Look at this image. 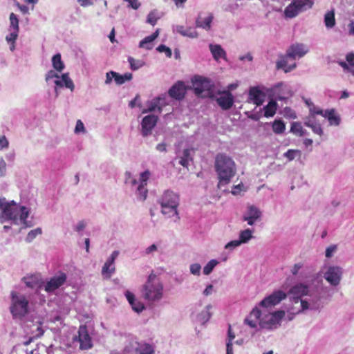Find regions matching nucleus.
Returning <instances> with one entry per match:
<instances>
[{"instance_id": "nucleus-1", "label": "nucleus", "mask_w": 354, "mask_h": 354, "mask_svg": "<svg viewBox=\"0 0 354 354\" xmlns=\"http://www.w3.org/2000/svg\"><path fill=\"white\" fill-rule=\"evenodd\" d=\"M192 89L195 95L199 97V75H195L187 84L183 81H177L169 89L167 94L164 93L153 99L149 108L142 111H161L166 106H172L174 101L184 99L187 91Z\"/></svg>"}, {"instance_id": "nucleus-40", "label": "nucleus", "mask_w": 354, "mask_h": 354, "mask_svg": "<svg viewBox=\"0 0 354 354\" xmlns=\"http://www.w3.org/2000/svg\"><path fill=\"white\" fill-rule=\"evenodd\" d=\"M272 130L275 133H281L285 130V124L281 120H275L272 124Z\"/></svg>"}, {"instance_id": "nucleus-15", "label": "nucleus", "mask_w": 354, "mask_h": 354, "mask_svg": "<svg viewBox=\"0 0 354 354\" xmlns=\"http://www.w3.org/2000/svg\"><path fill=\"white\" fill-rule=\"evenodd\" d=\"M158 122V117L154 115L145 116L141 122V134L147 137L151 133V131Z\"/></svg>"}, {"instance_id": "nucleus-26", "label": "nucleus", "mask_w": 354, "mask_h": 354, "mask_svg": "<svg viewBox=\"0 0 354 354\" xmlns=\"http://www.w3.org/2000/svg\"><path fill=\"white\" fill-rule=\"evenodd\" d=\"M159 29H157L153 34L146 37L139 44V47L151 50L153 48V41L158 37Z\"/></svg>"}, {"instance_id": "nucleus-16", "label": "nucleus", "mask_w": 354, "mask_h": 354, "mask_svg": "<svg viewBox=\"0 0 354 354\" xmlns=\"http://www.w3.org/2000/svg\"><path fill=\"white\" fill-rule=\"evenodd\" d=\"M261 215L262 213L259 208L253 205H249L243 216V221H246L249 225H253L261 218Z\"/></svg>"}, {"instance_id": "nucleus-47", "label": "nucleus", "mask_w": 354, "mask_h": 354, "mask_svg": "<svg viewBox=\"0 0 354 354\" xmlns=\"http://www.w3.org/2000/svg\"><path fill=\"white\" fill-rule=\"evenodd\" d=\"M28 214L29 212L26 207L23 206L20 208L19 219L24 224H26Z\"/></svg>"}, {"instance_id": "nucleus-33", "label": "nucleus", "mask_w": 354, "mask_h": 354, "mask_svg": "<svg viewBox=\"0 0 354 354\" xmlns=\"http://www.w3.org/2000/svg\"><path fill=\"white\" fill-rule=\"evenodd\" d=\"M134 348L137 354H152L153 352L151 346L147 344L140 346L136 342Z\"/></svg>"}, {"instance_id": "nucleus-5", "label": "nucleus", "mask_w": 354, "mask_h": 354, "mask_svg": "<svg viewBox=\"0 0 354 354\" xmlns=\"http://www.w3.org/2000/svg\"><path fill=\"white\" fill-rule=\"evenodd\" d=\"M313 5V0H292L285 8L284 17L288 19L295 18L299 13L311 9Z\"/></svg>"}, {"instance_id": "nucleus-9", "label": "nucleus", "mask_w": 354, "mask_h": 354, "mask_svg": "<svg viewBox=\"0 0 354 354\" xmlns=\"http://www.w3.org/2000/svg\"><path fill=\"white\" fill-rule=\"evenodd\" d=\"M1 208L2 209L1 215V223L4 221L11 220L14 223H17L19 211L15 203H6L5 199L3 198V206L1 207Z\"/></svg>"}, {"instance_id": "nucleus-13", "label": "nucleus", "mask_w": 354, "mask_h": 354, "mask_svg": "<svg viewBox=\"0 0 354 354\" xmlns=\"http://www.w3.org/2000/svg\"><path fill=\"white\" fill-rule=\"evenodd\" d=\"M218 89L214 83L209 78L201 76V98H213Z\"/></svg>"}, {"instance_id": "nucleus-27", "label": "nucleus", "mask_w": 354, "mask_h": 354, "mask_svg": "<svg viewBox=\"0 0 354 354\" xmlns=\"http://www.w3.org/2000/svg\"><path fill=\"white\" fill-rule=\"evenodd\" d=\"M61 77V80H56L55 81V85L59 87L65 86L66 88H69L71 91H73L75 86L73 81L69 77L68 73L62 74Z\"/></svg>"}, {"instance_id": "nucleus-45", "label": "nucleus", "mask_w": 354, "mask_h": 354, "mask_svg": "<svg viewBox=\"0 0 354 354\" xmlns=\"http://www.w3.org/2000/svg\"><path fill=\"white\" fill-rule=\"evenodd\" d=\"M128 61L132 70H137L142 67L144 63L140 60H136L133 57H129Z\"/></svg>"}, {"instance_id": "nucleus-21", "label": "nucleus", "mask_w": 354, "mask_h": 354, "mask_svg": "<svg viewBox=\"0 0 354 354\" xmlns=\"http://www.w3.org/2000/svg\"><path fill=\"white\" fill-rule=\"evenodd\" d=\"M322 113H324V112H312L304 122L306 126L310 127L315 133L319 136H322L323 134V131L320 124L316 122L315 116L317 115H322Z\"/></svg>"}, {"instance_id": "nucleus-35", "label": "nucleus", "mask_w": 354, "mask_h": 354, "mask_svg": "<svg viewBox=\"0 0 354 354\" xmlns=\"http://www.w3.org/2000/svg\"><path fill=\"white\" fill-rule=\"evenodd\" d=\"M335 112H324V115H321L325 119H327L330 125H338L340 122V118L338 115H336Z\"/></svg>"}, {"instance_id": "nucleus-19", "label": "nucleus", "mask_w": 354, "mask_h": 354, "mask_svg": "<svg viewBox=\"0 0 354 354\" xmlns=\"http://www.w3.org/2000/svg\"><path fill=\"white\" fill-rule=\"evenodd\" d=\"M119 255V252L113 251L110 257L106 260L102 269V274L106 278H109L115 272L114 261Z\"/></svg>"}, {"instance_id": "nucleus-44", "label": "nucleus", "mask_w": 354, "mask_h": 354, "mask_svg": "<svg viewBox=\"0 0 354 354\" xmlns=\"http://www.w3.org/2000/svg\"><path fill=\"white\" fill-rule=\"evenodd\" d=\"M42 233L41 229L38 227L30 231L26 238L27 242H31L37 235Z\"/></svg>"}, {"instance_id": "nucleus-41", "label": "nucleus", "mask_w": 354, "mask_h": 354, "mask_svg": "<svg viewBox=\"0 0 354 354\" xmlns=\"http://www.w3.org/2000/svg\"><path fill=\"white\" fill-rule=\"evenodd\" d=\"M10 26L9 28V31H12V30H19V19L16 15L14 13H11L10 15Z\"/></svg>"}, {"instance_id": "nucleus-29", "label": "nucleus", "mask_w": 354, "mask_h": 354, "mask_svg": "<svg viewBox=\"0 0 354 354\" xmlns=\"http://www.w3.org/2000/svg\"><path fill=\"white\" fill-rule=\"evenodd\" d=\"M177 32L183 36H187L189 37H196L198 35L197 31L194 28H185L183 26H177L176 28Z\"/></svg>"}, {"instance_id": "nucleus-20", "label": "nucleus", "mask_w": 354, "mask_h": 354, "mask_svg": "<svg viewBox=\"0 0 354 354\" xmlns=\"http://www.w3.org/2000/svg\"><path fill=\"white\" fill-rule=\"evenodd\" d=\"M78 338L81 349H88L92 347L91 339L85 326H81L80 327Z\"/></svg>"}, {"instance_id": "nucleus-48", "label": "nucleus", "mask_w": 354, "mask_h": 354, "mask_svg": "<svg viewBox=\"0 0 354 354\" xmlns=\"http://www.w3.org/2000/svg\"><path fill=\"white\" fill-rule=\"evenodd\" d=\"M10 34L6 36V40L8 42L14 44L18 37L19 30H12L10 31Z\"/></svg>"}, {"instance_id": "nucleus-39", "label": "nucleus", "mask_w": 354, "mask_h": 354, "mask_svg": "<svg viewBox=\"0 0 354 354\" xmlns=\"http://www.w3.org/2000/svg\"><path fill=\"white\" fill-rule=\"evenodd\" d=\"M218 263L219 262L216 259L210 260L203 268V274L205 275L209 274Z\"/></svg>"}, {"instance_id": "nucleus-8", "label": "nucleus", "mask_w": 354, "mask_h": 354, "mask_svg": "<svg viewBox=\"0 0 354 354\" xmlns=\"http://www.w3.org/2000/svg\"><path fill=\"white\" fill-rule=\"evenodd\" d=\"M12 305L10 308L13 316H24L28 313V301L24 296H17L15 292H11Z\"/></svg>"}, {"instance_id": "nucleus-25", "label": "nucleus", "mask_w": 354, "mask_h": 354, "mask_svg": "<svg viewBox=\"0 0 354 354\" xmlns=\"http://www.w3.org/2000/svg\"><path fill=\"white\" fill-rule=\"evenodd\" d=\"M178 196L171 191H165L160 199L163 204L178 205Z\"/></svg>"}, {"instance_id": "nucleus-34", "label": "nucleus", "mask_w": 354, "mask_h": 354, "mask_svg": "<svg viewBox=\"0 0 354 354\" xmlns=\"http://www.w3.org/2000/svg\"><path fill=\"white\" fill-rule=\"evenodd\" d=\"M52 64L53 68L58 72H62L64 68V64L62 61L61 55L59 53H57L53 57Z\"/></svg>"}, {"instance_id": "nucleus-7", "label": "nucleus", "mask_w": 354, "mask_h": 354, "mask_svg": "<svg viewBox=\"0 0 354 354\" xmlns=\"http://www.w3.org/2000/svg\"><path fill=\"white\" fill-rule=\"evenodd\" d=\"M285 316L284 310H277L272 313L263 315L259 321V326L262 328L274 329L277 328Z\"/></svg>"}, {"instance_id": "nucleus-38", "label": "nucleus", "mask_w": 354, "mask_h": 354, "mask_svg": "<svg viewBox=\"0 0 354 354\" xmlns=\"http://www.w3.org/2000/svg\"><path fill=\"white\" fill-rule=\"evenodd\" d=\"M252 237V231L250 229L241 231L239 234V240L242 243H247Z\"/></svg>"}, {"instance_id": "nucleus-55", "label": "nucleus", "mask_w": 354, "mask_h": 354, "mask_svg": "<svg viewBox=\"0 0 354 354\" xmlns=\"http://www.w3.org/2000/svg\"><path fill=\"white\" fill-rule=\"evenodd\" d=\"M9 146V142L5 136H0V150L7 149Z\"/></svg>"}, {"instance_id": "nucleus-37", "label": "nucleus", "mask_w": 354, "mask_h": 354, "mask_svg": "<svg viewBox=\"0 0 354 354\" xmlns=\"http://www.w3.org/2000/svg\"><path fill=\"white\" fill-rule=\"evenodd\" d=\"M146 185L140 184L137 187V196L140 201H145L147 197L148 190Z\"/></svg>"}, {"instance_id": "nucleus-31", "label": "nucleus", "mask_w": 354, "mask_h": 354, "mask_svg": "<svg viewBox=\"0 0 354 354\" xmlns=\"http://www.w3.org/2000/svg\"><path fill=\"white\" fill-rule=\"evenodd\" d=\"M324 24L327 28H332L335 26V10L332 9L324 15Z\"/></svg>"}, {"instance_id": "nucleus-17", "label": "nucleus", "mask_w": 354, "mask_h": 354, "mask_svg": "<svg viewBox=\"0 0 354 354\" xmlns=\"http://www.w3.org/2000/svg\"><path fill=\"white\" fill-rule=\"evenodd\" d=\"M342 277V270L337 266H330L324 274V278L333 286L339 283Z\"/></svg>"}, {"instance_id": "nucleus-24", "label": "nucleus", "mask_w": 354, "mask_h": 354, "mask_svg": "<svg viewBox=\"0 0 354 354\" xmlns=\"http://www.w3.org/2000/svg\"><path fill=\"white\" fill-rule=\"evenodd\" d=\"M308 286L301 283L295 285L290 290V292L295 296V300L296 303L299 302V298L301 296L308 295Z\"/></svg>"}, {"instance_id": "nucleus-52", "label": "nucleus", "mask_w": 354, "mask_h": 354, "mask_svg": "<svg viewBox=\"0 0 354 354\" xmlns=\"http://www.w3.org/2000/svg\"><path fill=\"white\" fill-rule=\"evenodd\" d=\"M131 306L133 310L137 313L142 312L145 308L144 304L142 302L138 301L137 299H136V302H134L133 305Z\"/></svg>"}, {"instance_id": "nucleus-32", "label": "nucleus", "mask_w": 354, "mask_h": 354, "mask_svg": "<svg viewBox=\"0 0 354 354\" xmlns=\"http://www.w3.org/2000/svg\"><path fill=\"white\" fill-rule=\"evenodd\" d=\"M214 15L212 13L207 14L201 20V28L209 31L213 23Z\"/></svg>"}, {"instance_id": "nucleus-59", "label": "nucleus", "mask_w": 354, "mask_h": 354, "mask_svg": "<svg viewBox=\"0 0 354 354\" xmlns=\"http://www.w3.org/2000/svg\"><path fill=\"white\" fill-rule=\"evenodd\" d=\"M241 241L240 240H234L229 242L226 245L225 248H234L241 244Z\"/></svg>"}, {"instance_id": "nucleus-57", "label": "nucleus", "mask_w": 354, "mask_h": 354, "mask_svg": "<svg viewBox=\"0 0 354 354\" xmlns=\"http://www.w3.org/2000/svg\"><path fill=\"white\" fill-rule=\"evenodd\" d=\"M54 77H56V78H59V76L58 75V74L53 71V70H50L49 71L46 75V81L48 82L50 80L54 78Z\"/></svg>"}, {"instance_id": "nucleus-30", "label": "nucleus", "mask_w": 354, "mask_h": 354, "mask_svg": "<svg viewBox=\"0 0 354 354\" xmlns=\"http://www.w3.org/2000/svg\"><path fill=\"white\" fill-rule=\"evenodd\" d=\"M162 207V213L165 215H167L168 217H172L174 216H177V207L178 205L163 204V203H160Z\"/></svg>"}, {"instance_id": "nucleus-49", "label": "nucleus", "mask_w": 354, "mask_h": 354, "mask_svg": "<svg viewBox=\"0 0 354 354\" xmlns=\"http://www.w3.org/2000/svg\"><path fill=\"white\" fill-rule=\"evenodd\" d=\"M299 150L288 149L285 153L284 156L287 158L289 161L293 160L295 158L296 154H299Z\"/></svg>"}, {"instance_id": "nucleus-10", "label": "nucleus", "mask_w": 354, "mask_h": 354, "mask_svg": "<svg viewBox=\"0 0 354 354\" xmlns=\"http://www.w3.org/2000/svg\"><path fill=\"white\" fill-rule=\"evenodd\" d=\"M212 99L215 100L218 105L223 110L231 109L234 102L233 95L225 90H218Z\"/></svg>"}, {"instance_id": "nucleus-6", "label": "nucleus", "mask_w": 354, "mask_h": 354, "mask_svg": "<svg viewBox=\"0 0 354 354\" xmlns=\"http://www.w3.org/2000/svg\"><path fill=\"white\" fill-rule=\"evenodd\" d=\"M313 5V0H292L285 8L284 17L288 19L295 18L299 13L311 9Z\"/></svg>"}, {"instance_id": "nucleus-23", "label": "nucleus", "mask_w": 354, "mask_h": 354, "mask_svg": "<svg viewBox=\"0 0 354 354\" xmlns=\"http://www.w3.org/2000/svg\"><path fill=\"white\" fill-rule=\"evenodd\" d=\"M209 48L214 59L218 62L221 59L227 61V53L226 51L223 48L220 44H210Z\"/></svg>"}, {"instance_id": "nucleus-11", "label": "nucleus", "mask_w": 354, "mask_h": 354, "mask_svg": "<svg viewBox=\"0 0 354 354\" xmlns=\"http://www.w3.org/2000/svg\"><path fill=\"white\" fill-rule=\"evenodd\" d=\"M287 297V294L281 290H278L274 291L271 295L266 297L260 303L259 306L263 308H270L275 306L279 304L281 301L284 300Z\"/></svg>"}, {"instance_id": "nucleus-53", "label": "nucleus", "mask_w": 354, "mask_h": 354, "mask_svg": "<svg viewBox=\"0 0 354 354\" xmlns=\"http://www.w3.org/2000/svg\"><path fill=\"white\" fill-rule=\"evenodd\" d=\"M84 132H85V128H84V124L80 120H78L76 122V126L75 128V133H84Z\"/></svg>"}, {"instance_id": "nucleus-58", "label": "nucleus", "mask_w": 354, "mask_h": 354, "mask_svg": "<svg viewBox=\"0 0 354 354\" xmlns=\"http://www.w3.org/2000/svg\"><path fill=\"white\" fill-rule=\"evenodd\" d=\"M46 348L44 345L41 346H37V348L31 351L30 354H45L46 353Z\"/></svg>"}, {"instance_id": "nucleus-12", "label": "nucleus", "mask_w": 354, "mask_h": 354, "mask_svg": "<svg viewBox=\"0 0 354 354\" xmlns=\"http://www.w3.org/2000/svg\"><path fill=\"white\" fill-rule=\"evenodd\" d=\"M268 93L262 91L259 86H252L248 91V102L255 104L257 106L263 105L268 100Z\"/></svg>"}, {"instance_id": "nucleus-28", "label": "nucleus", "mask_w": 354, "mask_h": 354, "mask_svg": "<svg viewBox=\"0 0 354 354\" xmlns=\"http://www.w3.org/2000/svg\"><path fill=\"white\" fill-rule=\"evenodd\" d=\"M114 77V81L117 85H122L126 82L131 81L133 78V75L131 73H126L124 75H120L117 72L111 73Z\"/></svg>"}, {"instance_id": "nucleus-61", "label": "nucleus", "mask_w": 354, "mask_h": 354, "mask_svg": "<svg viewBox=\"0 0 354 354\" xmlns=\"http://www.w3.org/2000/svg\"><path fill=\"white\" fill-rule=\"evenodd\" d=\"M346 62L348 63L350 67L353 66L354 67V53H350L346 55Z\"/></svg>"}, {"instance_id": "nucleus-18", "label": "nucleus", "mask_w": 354, "mask_h": 354, "mask_svg": "<svg viewBox=\"0 0 354 354\" xmlns=\"http://www.w3.org/2000/svg\"><path fill=\"white\" fill-rule=\"evenodd\" d=\"M67 276L64 272H60L59 275L52 277L46 284L45 290L52 292L62 286L66 281Z\"/></svg>"}, {"instance_id": "nucleus-63", "label": "nucleus", "mask_w": 354, "mask_h": 354, "mask_svg": "<svg viewBox=\"0 0 354 354\" xmlns=\"http://www.w3.org/2000/svg\"><path fill=\"white\" fill-rule=\"evenodd\" d=\"M129 4V6H131L132 8L136 10L138 9L140 6V3L138 2V0H126Z\"/></svg>"}, {"instance_id": "nucleus-56", "label": "nucleus", "mask_w": 354, "mask_h": 354, "mask_svg": "<svg viewBox=\"0 0 354 354\" xmlns=\"http://www.w3.org/2000/svg\"><path fill=\"white\" fill-rule=\"evenodd\" d=\"M125 296H126V298L127 299L129 303L130 304V305H133V304H134V302H136V299L135 298V295L130 291L127 290L125 292Z\"/></svg>"}, {"instance_id": "nucleus-2", "label": "nucleus", "mask_w": 354, "mask_h": 354, "mask_svg": "<svg viewBox=\"0 0 354 354\" xmlns=\"http://www.w3.org/2000/svg\"><path fill=\"white\" fill-rule=\"evenodd\" d=\"M215 170L218 175V187L228 185L236 174L234 162L229 156L219 153L215 159Z\"/></svg>"}, {"instance_id": "nucleus-14", "label": "nucleus", "mask_w": 354, "mask_h": 354, "mask_svg": "<svg viewBox=\"0 0 354 354\" xmlns=\"http://www.w3.org/2000/svg\"><path fill=\"white\" fill-rule=\"evenodd\" d=\"M309 51L307 45L302 43H295L290 45L287 49V56L291 59H296L303 57Z\"/></svg>"}, {"instance_id": "nucleus-54", "label": "nucleus", "mask_w": 354, "mask_h": 354, "mask_svg": "<svg viewBox=\"0 0 354 354\" xmlns=\"http://www.w3.org/2000/svg\"><path fill=\"white\" fill-rule=\"evenodd\" d=\"M261 312L257 308H254L250 313V317H254L255 319L260 321Z\"/></svg>"}, {"instance_id": "nucleus-43", "label": "nucleus", "mask_w": 354, "mask_h": 354, "mask_svg": "<svg viewBox=\"0 0 354 354\" xmlns=\"http://www.w3.org/2000/svg\"><path fill=\"white\" fill-rule=\"evenodd\" d=\"M291 131L297 135V136H303L304 134V131L303 130L302 126L297 122H294L291 126Z\"/></svg>"}, {"instance_id": "nucleus-64", "label": "nucleus", "mask_w": 354, "mask_h": 354, "mask_svg": "<svg viewBox=\"0 0 354 354\" xmlns=\"http://www.w3.org/2000/svg\"><path fill=\"white\" fill-rule=\"evenodd\" d=\"M303 266V264L301 263H296L294 265V266L292 267V270H291V272L293 275H296L299 269Z\"/></svg>"}, {"instance_id": "nucleus-4", "label": "nucleus", "mask_w": 354, "mask_h": 354, "mask_svg": "<svg viewBox=\"0 0 354 354\" xmlns=\"http://www.w3.org/2000/svg\"><path fill=\"white\" fill-rule=\"evenodd\" d=\"M286 86L283 82L278 83L270 91H268V104L260 111H290L287 104L288 98L280 95L279 90Z\"/></svg>"}, {"instance_id": "nucleus-22", "label": "nucleus", "mask_w": 354, "mask_h": 354, "mask_svg": "<svg viewBox=\"0 0 354 354\" xmlns=\"http://www.w3.org/2000/svg\"><path fill=\"white\" fill-rule=\"evenodd\" d=\"M288 59L290 57L287 56V52L285 55H281L279 56V59L276 62V67L277 69H282L285 73H289L294 70L297 65L295 63L288 65Z\"/></svg>"}, {"instance_id": "nucleus-60", "label": "nucleus", "mask_w": 354, "mask_h": 354, "mask_svg": "<svg viewBox=\"0 0 354 354\" xmlns=\"http://www.w3.org/2000/svg\"><path fill=\"white\" fill-rule=\"evenodd\" d=\"M147 21L152 26H154L157 22V18L152 12L149 13L147 16Z\"/></svg>"}, {"instance_id": "nucleus-3", "label": "nucleus", "mask_w": 354, "mask_h": 354, "mask_svg": "<svg viewBox=\"0 0 354 354\" xmlns=\"http://www.w3.org/2000/svg\"><path fill=\"white\" fill-rule=\"evenodd\" d=\"M140 291L145 299L151 302L158 301L163 297V285L156 274L151 273Z\"/></svg>"}, {"instance_id": "nucleus-42", "label": "nucleus", "mask_w": 354, "mask_h": 354, "mask_svg": "<svg viewBox=\"0 0 354 354\" xmlns=\"http://www.w3.org/2000/svg\"><path fill=\"white\" fill-rule=\"evenodd\" d=\"M212 309V306L210 305H208L206 307V310L203 311L201 314V322L203 324L206 323L211 317L212 313L210 312V310Z\"/></svg>"}, {"instance_id": "nucleus-50", "label": "nucleus", "mask_w": 354, "mask_h": 354, "mask_svg": "<svg viewBox=\"0 0 354 354\" xmlns=\"http://www.w3.org/2000/svg\"><path fill=\"white\" fill-rule=\"evenodd\" d=\"M156 50L160 53H165L167 57H171V55H172L171 50L169 47L166 46L165 45H163V44L160 45L159 46H158Z\"/></svg>"}, {"instance_id": "nucleus-46", "label": "nucleus", "mask_w": 354, "mask_h": 354, "mask_svg": "<svg viewBox=\"0 0 354 354\" xmlns=\"http://www.w3.org/2000/svg\"><path fill=\"white\" fill-rule=\"evenodd\" d=\"M125 183L134 187L138 184L137 180L132 177L131 172L126 171L125 173Z\"/></svg>"}, {"instance_id": "nucleus-51", "label": "nucleus", "mask_w": 354, "mask_h": 354, "mask_svg": "<svg viewBox=\"0 0 354 354\" xmlns=\"http://www.w3.org/2000/svg\"><path fill=\"white\" fill-rule=\"evenodd\" d=\"M149 176H150V172L148 170L142 172L140 176V184L147 185V181L149 178Z\"/></svg>"}, {"instance_id": "nucleus-62", "label": "nucleus", "mask_w": 354, "mask_h": 354, "mask_svg": "<svg viewBox=\"0 0 354 354\" xmlns=\"http://www.w3.org/2000/svg\"><path fill=\"white\" fill-rule=\"evenodd\" d=\"M6 169V164L3 159H0V177L4 176Z\"/></svg>"}, {"instance_id": "nucleus-36", "label": "nucleus", "mask_w": 354, "mask_h": 354, "mask_svg": "<svg viewBox=\"0 0 354 354\" xmlns=\"http://www.w3.org/2000/svg\"><path fill=\"white\" fill-rule=\"evenodd\" d=\"M190 152V149H186L183 151V156L179 158V164L185 167H187L189 165V162L192 160Z\"/></svg>"}]
</instances>
